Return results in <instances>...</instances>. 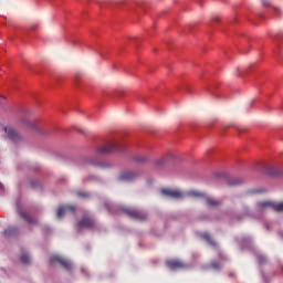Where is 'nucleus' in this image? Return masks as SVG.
<instances>
[{
	"label": "nucleus",
	"mask_w": 283,
	"mask_h": 283,
	"mask_svg": "<svg viewBox=\"0 0 283 283\" xmlns=\"http://www.w3.org/2000/svg\"><path fill=\"white\" fill-rule=\"evenodd\" d=\"M77 228L78 229H88V230H94L96 228V222L94 221L93 218L88 217V216H85L83 217V219H81L78 222H77Z\"/></svg>",
	"instance_id": "nucleus-5"
},
{
	"label": "nucleus",
	"mask_w": 283,
	"mask_h": 283,
	"mask_svg": "<svg viewBox=\"0 0 283 283\" xmlns=\"http://www.w3.org/2000/svg\"><path fill=\"white\" fill-rule=\"evenodd\" d=\"M188 197L202 198V197H205V193L200 192V191L192 190V191H188Z\"/></svg>",
	"instance_id": "nucleus-19"
},
{
	"label": "nucleus",
	"mask_w": 283,
	"mask_h": 283,
	"mask_svg": "<svg viewBox=\"0 0 283 283\" xmlns=\"http://www.w3.org/2000/svg\"><path fill=\"white\" fill-rule=\"evenodd\" d=\"M268 175L274 177H281L283 175V170L277 167H270L268 168Z\"/></svg>",
	"instance_id": "nucleus-14"
},
{
	"label": "nucleus",
	"mask_w": 283,
	"mask_h": 283,
	"mask_svg": "<svg viewBox=\"0 0 283 283\" xmlns=\"http://www.w3.org/2000/svg\"><path fill=\"white\" fill-rule=\"evenodd\" d=\"M6 134L8 135L9 139L13 142H19L21 136L20 134L12 127H4Z\"/></svg>",
	"instance_id": "nucleus-10"
},
{
	"label": "nucleus",
	"mask_w": 283,
	"mask_h": 283,
	"mask_svg": "<svg viewBox=\"0 0 283 283\" xmlns=\"http://www.w3.org/2000/svg\"><path fill=\"white\" fill-rule=\"evenodd\" d=\"M0 190L3 191L4 190V187L3 185L0 182Z\"/></svg>",
	"instance_id": "nucleus-25"
},
{
	"label": "nucleus",
	"mask_w": 283,
	"mask_h": 283,
	"mask_svg": "<svg viewBox=\"0 0 283 283\" xmlns=\"http://www.w3.org/2000/svg\"><path fill=\"white\" fill-rule=\"evenodd\" d=\"M82 166H86V165H91V166H94V167H101V168H106L107 165L98 161V160H95L91 157H85L82 159L81 161Z\"/></svg>",
	"instance_id": "nucleus-8"
},
{
	"label": "nucleus",
	"mask_w": 283,
	"mask_h": 283,
	"mask_svg": "<svg viewBox=\"0 0 283 283\" xmlns=\"http://www.w3.org/2000/svg\"><path fill=\"white\" fill-rule=\"evenodd\" d=\"M137 178V174L134 171H122V174H119V181H133Z\"/></svg>",
	"instance_id": "nucleus-9"
},
{
	"label": "nucleus",
	"mask_w": 283,
	"mask_h": 283,
	"mask_svg": "<svg viewBox=\"0 0 283 283\" xmlns=\"http://www.w3.org/2000/svg\"><path fill=\"white\" fill-rule=\"evenodd\" d=\"M124 212L126 216H128L130 219L137 220V221H146L148 216L146 212L134 209V208H126L124 209Z\"/></svg>",
	"instance_id": "nucleus-2"
},
{
	"label": "nucleus",
	"mask_w": 283,
	"mask_h": 283,
	"mask_svg": "<svg viewBox=\"0 0 283 283\" xmlns=\"http://www.w3.org/2000/svg\"><path fill=\"white\" fill-rule=\"evenodd\" d=\"M164 165H165V159H157L155 161V166H157V167H163Z\"/></svg>",
	"instance_id": "nucleus-22"
},
{
	"label": "nucleus",
	"mask_w": 283,
	"mask_h": 283,
	"mask_svg": "<svg viewBox=\"0 0 283 283\" xmlns=\"http://www.w3.org/2000/svg\"><path fill=\"white\" fill-rule=\"evenodd\" d=\"M20 260L23 264H29L31 262V258L28 253H23L21 255Z\"/></svg>",
	"instance_id": "nucleus-20"
},
{
	"label": "nucleus",
	"mask_w": 283,
	"mask_h": 283,
	"mask_svg": "<svg viewBox=\"0 0 283 283\" xmlns=\"http://www.w3.org/2000/svg\"><path fill=\"white\" fill-rule=\"evenodd\" d=\"M203 240H205L206 242H208L209 244L214 245V242L212 241L210 234L207 233V232L203 233Z\"/></svg>",
	"instance_id": "nucleus-21"
},
{
	"label": "nucleus",
	"mask_w": 283,
	"mask_h": 283,
	"mask_svg": "<svg viewBox=\"0 0 283 283\" xmlns=\"http://www.w3.org/2000/svg\"><path fill=\"white\" fill-rule=\"evenodd\" d=\"M258 208L261 210H272L277 213H283V201H261L258 202Z\"/></svg>",
	"instance_id": "nucleus-1"
},
{
	"label": "nucleus",
	"mask_w": 283,
	"mask_h": 283,
	"mask_svg": "<svg viewBox=\"0 0 283 283\" xmlns=\"http://www.w3.org/2000/svg\"><path fill=\"white\" fill-rule=\"evenodd\" d=\"M262 6L269 8L271 7V2L269 0H262Z\"/></svg>",
	"instance_id": "nucleus-24"
},
{
	"label": "nucleus",
	"mask_w": 283,
	"mask_h": 283,
	"mask_svg": "<svg viewBox=\"0 0 283 283\" xmlns=\"http://www.w3.org/2000/svg\"><path fill=\"white\" fill-rule=\"evenodd\" d=\"M122 150V146L118 143H109L107 145L101 146L98 147V155H107V154H112L115 151H120Z\"/></svg>",
	"instance_id": "nucleus-3"
},
{
	"label": "nucleus",
	"mask_w": 283,
	"mask_h": 283,
	"mask_svg": "<svg viewBox=\"0 0 283 283\" xmlns=\"http://www.w3.org/2000/svg\"><path fill=\"white\" fill-rule=\"evenodd\" d=\"M76 209L75 206L69 205V206H61L57 210V219H62L65 214L66 211H72L74 212Z\"/></svg>",
	"instance_id": "nucleus-12"
},
{
	"label": "nucleus",
	"mask_w": 283,
	"mask_h": 283,
	"mask_svg": "<svg viewBox=\"0 0 283 283\" xmlns=\"http://www.w3.org/2000/svg\"><path fill=\"white\" fill-rule=\"evenodd\" d=\"M206 202H207V206H209V207H218V206L221 205L220 201H218V200H216L213 198H207Z\"/></svg>",
	"instance_id": "nucleus-17"
},
{
	"label": "nucleus",
	"mask_w": 283,
	"mask_h": 283,
	"mask_svg": "<svg viewBox=\"0 0 283 283\" xmlns=\"http://www.w3.org/2000/svg\"><path fill=\"white\" fill-rule=\"evenodd\" d=\"M209 268L212 269L213 271H220L222 269V264L219 263L218 261H211Z\"/></svg>",
	"instance_id": "nucleus-18"
},
{
	"label": "nucleus",
	"mask_w": 283,
	"mask_h": 283,
	"mask_svg": "<svg viewBox=\"0 0 283 283\" xmlns=\"http://www.w3.org/2000/svg\"><path fill=\"white\" fill-rule=\"evenodd\" d=\"M54 263L61 264L66 270L72 269V262L67 259H64V258L60 256V255H52L51 256V264H54Z\"/></svg>",
	"instance_id": "nucleus-6"
},
{
	"label": "nucleus",
	"mask_w": 283,
	"mask_h": 283,
	"mask_svg": "<svg viewBox=\"0 0 283 283\" xmlns=\"http://www.w3.org/2000/svg\"><path fill=\"white\" fill-rule=\"evenodd\" d=\"M77 196L81 197V198H88V197H90V193H88V192H85V191H78V192H77Z\"/></svg>",
	"instance_id": "nucleus-23"
},
{
	"label": "nucleus",
	"mask_w": 283,
	"mask_h": 283,
	"mask_svg": "<svg viewBox=\"0 0 283 283\" xmlns=\"http://www.w3.org/2000/svg\"><path fill=\"white\" fill-rule=\"evenodd\" d=\"M147 156H144V155H137L135 157H133V160H135V163L137 164H145L147 163Z\"/></svg>",
	"instance_id": "nucleus-16"
},
{
	"label": "nucleus",
	"mask_w": 283,
	"mask_h": 283,
	"mask_svg": "<svg viewBox=\"0 0 283 283\" xmlns=\"http://www.w3.org/2000/svg\"><path fill=\"white\" fill-rule=\"evenodd\" d=\"M33 129H38V126L35 124H32Z\"/></svg>",
	"instance_id": "nucleus-27"
},
{
	"label": "nucleus",
	"mask_w": 283,
	"mask_h": 283,
	"mask_svg": "<svg viewBox=\"0 0 283 283\" xmlns=\"http://www.w3.org/2000/svg\"><path fill=\"white\" fill-rule=\"evenodd\" d=\"M274 11H275L276 13H280V9H279V8H274Z\"/></svg>",
	"instance_id": "nucleus-26"
},
{
	"label": "nucleus",
	"mask_w": 283,
	"mask_h": 283,
	"mask_svg": "<svg viewBox=\"0 0 283 283\" xmlns=\"http://www.w3.org/2000/svg\"><path fill=\"white\" fill-rule=\"evenodd\" d=\"M166 266H168V269H170V270L176 271L179 269H185L186 264L182 261L175 259V260L166 261Z\"/></svg>",
	"instance_id": "nucleus-7"
},
{
	"label": "nucleus",
	"mask_w": 283,
	"mask_h": 283,
	"mask_svg": "<svg viewBox=\"0 0 283 283\" xmlns=\"http://www.w3.org/2000/svg\"><path fill=\"white\" fill-rule=\"evenodd\" d=\"M19 230L15 227H9L8 229L4 230V235L6 237H15L18 234Z\"/></svg>",
	"instance_id": "nucleus-15"
},
{
	"label": "nucleus",
	"mask_w": 283,
	"mask_h": 283,
	"mask_svg": "<svg viewBox=\"0 0 283 283\" xmlns=\"http://www.w3.org/2000/svg\"><path fill=\"white\" fill-rule=\"evenodd\" d=\"M20 217L25 220L29 224H38V219L31 216L29 212L19 211Z\"/></svg>",
	"instance_id": "nucleus-11"
},
{
	"label": "nucleus",
	"mask_w": 283,
	"mask_h": 283,
	"mask_svg": "<svg viewBox=\"0 0 283 283\" xmlns=\"http://www.w3.org/2000/svg\"><path fill=\"white\" fill-rule=\"evenodd\" d=\"M244 182V179L241 177H228L227 185L229 187H238Z\"/></svg>",
	"instance_id": "nucleus-13"
},
{
	"label": "nucleus",
	"mask_w": 283,
	"mask_h": 283,
	"mask_svg": "<svg viewBox=\"0 0 283 283\" xmlns=\"http://www.w3.org/2000/svg\"><path fill=\"white\" fill-rule=\"evenodd\" d=\"M161 195H164V197L166 198H170V199H181L185 197V193L179 190V189H171V188H164L161 189Z\"/></svg>",
	"instance_id": "nucleus-4"
}]
</instances>
